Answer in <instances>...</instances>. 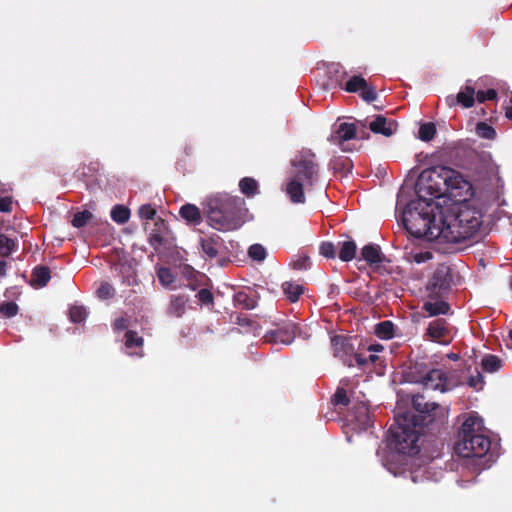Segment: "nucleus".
I'll return each mask as SVG.
<instances>
[{"label": "nucleus", "instance_id": "obj_58", "mask_svg": "<svg viewBox=\"0 0 512 512\" xmlns=\"http://www.w3.org/2000/svg\"><path fill=\"white\" fill-rule=\"evenodd\" d=\"M330 71L339 72L340 70H343V67L340 64H331L329 67Z\"/></svg>", "mask_w": 512, "mask_h": 512}, {"label": "nucleus", "instance_id": "obj_42", "mask_svg": "<svg viewBox=\"0 0 512 512\" xmlns=\"http://www.w3.org/2000/svg\"><path fill=\"white\" fill-rule=\"evenodd\" d=\"M0 313L8 318L14 317L18 313V306L15 302L4 301L0 303Z\"/></svg>", "mask_w": 512, "mask_h": 512}, {"label": "nucleus", "instance_id": "obj_34", "mask_svg": "<svg viewBox=\"0 0 512 512\" xmlns=\"http://www.w3.org/2000/svg\"><path fill=\"white\" fill-rule=\"evenodd\" d=\"M125 346L127 349H132L135 347L141 348L144 343V339L138 336L137 332L133 330H128L125 335Z\"/></svg>", "mask_w": 512, "mask_h": 512}, {"label": "nucleus", "instance_id": "obj_38", "mask_svg": "<svg viewBox=\"0 0 512 512\" xmlns=\"http://www.w3.org/2000/svg\"><path fill=\"white\" fill-rule=\"evenodd\" d=\"M476 132L483 139L492 140L496 136L495 129L485 122H480L476 126Z\"/></svg>", "mask_w": 512, "mask_h": 512}, {"label": "nucleus", "instance_id": "obj_5", "mask_svg": "<svg viewBox=\"0 0 512 512\" xmlns=\"http://www.w3.org/2000/svg\"><path fill=\"white\" fill-rule=\"evenodd\" d=\"M244 200L229 194H216L207 200L209 224L222 231L235 230L242 224Z\"/></svg>", "mask_w": 512, "mask_h": 512}, {"label": "nucleus", "instance_id": "obj_31", "mask_svg": "<svg viewBox=\"0 0 512 512\" xmlns=\"http://www.w3.org/2000/svg\"><path fill=\"white\" fill-rule=\"evenodd\" d=\"M405 258L409 262L420 264L431 260L433 254L428 250H412L406 253Z\"/></svg>", "mask_w": 512, "mask_h": 512}, {"label": "nucleus", "instance_id": "obj_41", "mask_svg": "<svg viewBox=\"0 0 512 512\" xmlns=\"http://www.w3.org/2000/svg\"><path fill=\"white\" fill-rule=\"evenodd\" d=\"M332 403L335 406H348L350 403V399L347 395V391L344 388H337L335 394L333 395Z\"/></svg>", "mask_w": 512, "mask_h": 512}, {"label": "nucleus", "instance_id": "obj_56", "mask_svg": "<svg viewBox=\"0 0 512 512\" xmlns=\"http://www.w3.org/2000/svg\"><path fill=\"white\" fill-rule=\"evenodd\" d=\"M505 115L509 120L512 121V97L510 98L509 103L506 107Z\"/></svg>", "mask_w": 512, "mask_h": 512}, {"label": "nucleus", "instance_id": "obj_8", "mask_svg": "<svg viewBox=\"0 0 512 512\" xmlns=\"http://www.w3.org/2000/svg\"><path fill=\"white\" fill-rule=\"evenodd\" d=\"M490 448V438L481 433L463 436L455 445L456 453L463 458H482L488 453Z\"/></svg>", "mask_w": 512, "mask_h": 512}, {"label": "nucleus", "instance_id": "obj_10", "mask_svg": "<svg viewBox=\"0 0 512 512\" xmlns=\"http://www.w3.org/2000/svg\"><path fill=\"white\" fill-rule=\"evenodd\" d=\"M331 345L334 356L339 358L345 366L352 367L354 347L350 343V339L342 335H335L331 338Z\"/></svg>", "mask_w": 512, "mask_h": 512}, {"label": "nucleus", "instance_id": "obj_30", "mask_svg": "<svg viewBox=\"0 0 512 512\" xmlns=\"http://www.w3.org/2000/svg\"><path fill=\"white\" fill-rule=\"evenodd\" d=\"M482 369L485 372L493 373L502 367V361L496 355H486L481 361Z\"/></svg>", "mask_w": 512, "mask_h": 512}, {"label": "nucleus", "instance_id": "obj_22", "mask_svg": "<svg viewBox=\"0 0 512 512\" xmlns=\"http://www.w3.org/2000/svg\"><path fill=\"white\" fill-rule=\"evenodd\" d=\"M188 298L184 294L173 295L167 308L168 315L172 317H182L186 311Z\"/></svg>", "mask_w": 512, "mask_h": 512}, {"label": "nucleus", "instance_id": "obj_49", "mask_svg": "<svg viewBox=\"0 0 512 512\" xmlns=\"http://www.w3.org/2000/svg\"><path fill=\"white\" fill-rule=\"evenodd\" d=\"M484 384V377L480 372L476 376H470L468 385L474 389H481Z\"/></svg>", "mask_w": 512, "mask_h": 512}, {"label": "nucleus", "instance_id": "obj_37", "mask_svg": "<svg viewBox=\"0 0 512 512\" xmlns=\"http://www.w3.org/2000/svg\"><path fill=\"white\" fill-rule=\"evenodd\" d=\"M16 244L15 241L6 235L0 234V255L2 257L9 256L14 250Z\"/></svg>", "mask_w": 512, "mask_h": 512}, {"label": "nucleus", "instance_id": "obj_45", "mask_svg": "<svg viewBox=\"0 0 512 512\" xmlns=\"http://www.w3.org/2000/svg\"><path fill=\"white\" fill-rule=\"evenodd\" d=\"M319 252L326 258H334L336 255V248L331 242H323L319 247Z\"/></svg>", "mask_w": 512, "mask_h": 512}, {"label": "nucleus", "instance_id": "obj_53", "mask_svg": "<svg viewBox=\"0 0 512 512\" xmlns=\"http://www.w3.org/2000/svg\"><path fill=\"white\" fill-rule=\"evenodd\" d=\"M352 363H356V365L358 367H364L365 365H367L368 363V359L367 357L363 356L361 353H355L353 351V355H352Z\"/></svg>", "mask_w": 512, "mask_h": 512}, {"label": "nucleus", "instance_id": "obj_32", "mask_svg": "<svg viewBox=\"0 0 512 512\" xmlns=\"http://www.w3.org/2000/svg\"><path fill=\"white\" fill-rule=\"evenodd\" d=\"M111 218L118 224H125L130 218V210L123 205H116L111 210Z\"/></svg>", "mask_w": 512, "mask_h": 512}, {"label": "nucleus", "instance_id": "obj_13", "mask_svg": "<svg viewBox=\"0 0 512 512\" xmlns=\"http://www.w3.org/2000/svg\"><path fill=\"white\" fill-rule=\"evenodd\" d=\"M350 421L359 431H364L373 425L369 407L364 402H356L349 414Z\"/></svg>", "mask_w": 512, "mask_h": 512}, {"label": "nucleus", "instance_id": "obj_23", "mask_svg": "<svg viewBox=\"0 0 512 512\" xmlns=\"http://www.w3.org/2000/svg\"><path fill=\"white\" fill-rule=\"evenodd\" d=\"M202 251L209 257L215 258L218 255V250L222 245L221 238L218 235L204 237L200 241Z\"/></svg>", "mask_w": 512, "mask_h": 512}, {"label": "nucleus", "instance_id": "obj_12", "mask_svg": "<svg viewBox=\"0 0 512 512\" xmlns=\"http://www.w3.org/2000/svg\"><path fill=\"white\" fill-rule=\"evenodd\" d=\"M298 326L292 321L284 322L279 328L269 331L265 338L269 342L291 344L295 338Z\"/></svg>", "mask_w": 512, "mask_h": 512}, {"label": "nucleus", "instance_id": "obj_27", "mask_svg": "<svg viewBox=\"0 0 512 512\" xmlns=\"http://www.w3.org/2000/svg\"><path fill=\"white\" fill-rule=\"evenodd\" d=\"M179 214L183 219L190 223L197 224L201 220V213L197 206L193 204H185L180 208Z\"/></svg>", "mask_w": 512, "mask_h": 512}, {"label": "nucleus", "instance_id": "obj_47", "mask_svg": "<svg viewBox=\"0 0 512 512\" xmlns=\"http://www.w3.org/2000/svg\"><path fill=\"white\" fill-rule=\"evenodd\" d=\"M360 91H361V97L365 101L372 102V101L376 100L377 94H376L375 88L369 86L367 83L363 88H361Z\"/></svg>", "mask_w": 512, "mask_h": 512}, {"label": "nucleus", "instance_id": "obj_62", "mask_svg": "<svg viewBox=\"0 0 512 512\" xmlns=\"http://www.w3.org/2000/svg\"><path fill=\"white\" fill-rule=\"evenodd\" d=\"M308 261V259H303L301 262L300 261H297L295 263V266H299L301 267L302 265H304L306 262Z\"/></svg>", "mask_w": 512, "mask_h": 512}, {"label": "nucleus", "instance_id": "obj_61", "mask_svg": "<svg viewBox=\"0 0 512 512\" xmlns=\"http://www.w3.org/2000/svg\"><path fill=\"white\" fill-rule=\"evenodd\" d=\"M448 357L451 359V360H458L459 359V355L458 354H455V353H451L448 355Z\"/></svg>", "mask_w": 512, "mask_h": 512}, {"label": "nucleus", "instance_id": "obj_17", "mask_svg": "<svg viewBox=\"0 0 512 512\" xmlns=\"http://www.w3.org/2000/svg\"><path fill=\"white\" fill-rule=\"evenodd\" d=\"M369 128L376 134H382L386 137H389L396 132L397 123L391 119H387L382 115H378L369 123Z\"/></svg>", "mask_w": 512, "mask_h": 512}, {"label": "nucleus", "instance_id": "obj_3", "mask_svg": "<svg viewBox=\"0 0 512 512\" xmlns=\"http://www.w3.org/2000/svg\"><path fill=\"white\" fill-rule=\"evenodd\" d=\"M482 217L481 210L468 201L441 206V229L437 235H441V242L466 243L478 234Z\"/></svg>", "mask_w": 512, "mask_h": 512}, {"label": "nucleus", "instance_id": "obj_48", "mask_svg": "<svg viewBox=\"0 0 512 512\" xmlns=\"http://www.w3.org/2000/svg\"><path fill=\"white\" fill-rule=\"evenodd\" d=\"M497 97V92L494 89H488L487 91H478L476 93V98L479 103H483L485 101L494 100Z\"/></svg>", "mask_w": 512, "mask_h": 512}, {"label": "nucleus", "instance_id": "obj_6", "mask_svg": "<svg viewBox=\"0 0 512 512\" xmlns=\"http://www.w3.org/2000/svg\"><path fill=\"white\" fill-rule=\"evenodd\" d=\"M406 381L421 384L425 389L444 393L452 389L445 371L430 368L423 362L410 365L405 371Z\"/></svg>", "mask_w": 512, "mask_h": 512}, {"label": "nucleus", "instance_id": "obj_54", "mask_svg": "<svg viewBox=\"0 0 512 512\" xmlns=\"http://www.w3.org/2000/svg\"><path fill=\"white\" fill-rule=\"evenodd\" d=\"M128 327V320L124 317H118L113 322V328L116 331L125 330Z\"/></svg>", "mask_w": 512, "mask_h": 512}, {"label": "nucleus", "instance_id": "obj_20", "mask_svg": "<svg viewBox=\"0 0 512 512\" xmlns=\"http://www.w3.org/2000/svg\"><path fill=\"white\" fill-rule=\"evenodd\" d=\"M256 292V290H239L234 295L236 305L247 310L255 308L258 301Z\"/></svg>", "mask_w": 512, "mask_h": 512}, {"label": "nucleus", "instance_id": "obj_52", "mask_svg": "<svg viewBox=\"0 0 512 512\" xmlns=\"http://www.w3.org/2000/svg\"><path fill=\"white\" fill-rule=\"evenodd\" d=\"M11 197H0V212L8 213L12 210Z\"/></svg>", "mask_w": 512, "mask_h": 512}, {"label": "nucleus", "instance_id": "obj_39", "mask_svg": "<svg viewBox=\"0 0 512 512\" xmlns=\"http://www.w3.org/2000/svg\"><path fill=\"white\" fill-rule=\"evenodd\" d=\"M419 138L423 141H430L436 134V128L433 123L422 124L418 131Z\"/></svg>", "mask_w": 512, "mask_h": 512}, {"label": "nucleus", "instance_id": "obj_64", "mask_svg": "<svg viewBox=\"0 0 512 512\" xmlns=\"http://www.w3.org/2000/svg\"><path fill=\"white\" fill-rule=\"evenodd\" d=\"M510 288H512V276H511V280H510Z\"/></svg>", "mask_w": 512, "mask_h": 512}, {"label": "nucleus", "instance_id": "obj_60", "mask_svg": "<svg viewBox=\"0 0 512 512\" xmlns=\"http://www.w3.org/2000/svg\"><path fill=\"white\" fill-rule=\"evenodd\" d=\"M367 359H368V362H372V363H374V362H376V361L378 360V356L370 354V355L367 357Z\"/></svg>", "mask_w": 512, "mask_h": 512}, {"label": "nucleus", "instance_id": "obj_15", "mask_svg": "<svg viewBox=\"0 0 512 512\" xmlns=\"http://www.w3.org/2000/svg\"><path fill=\"white\" fill-rule=\"evenodd\" d=\"M476 92L474 87L468 83L460 89L457 95H449L445 98V102L449 107L460 105L463 108H470L475 103Z\"/></svg>", "mask_w": 512, "mask_h": 512}, {"label": "nucleus", "instance_id": "obj_36", "mask_svg": "<svg viewBox=\"0 0 512 512\" xmlns=\"http://www.w3.org/2000/svg\"><path fill=\"white\" fill-rule=\"evenodd\" d=\"M248 255L252 260L262 262L267 256V251L261 244H253L248 249Z\"/></svg>", "mask_w": 512, "mask_h": 512}, {"label": "nucleus", "instance_id": "obj_4", "mask_svg": "<svg viewBox=\"0 0 512 512\" xmlns=\"http://www.w3.org/2000/svg\"><path fill=\"white\" fill-rule=\"evenodd\" d=\"M417 206L409 207L403 213V224L406 230L415 237H424L429 241L441 242L440 210L441 203L431 197H419Z\"/></svg>", "mask_w": 512, "mask_h": 512}, {"label": "nucleus", "instance_id": "obj_24", "mask_svg": "<svg viewBox=\"0 0 512 512\" xmlns=\"http://www.w3.org/2000/svg\"><path fill=\"white\" fill-rule=\"evenodd\" d=\"M482 427V420L477 416H469L462 424L459 430L460 438L463 436H472L480 434L479 431Z\"/></svg>", "mask_w": 512, "mask_h": 512}, {"label": "nucleus", "instance_id": "obj_25", "mask_svg": "<svg viewBox=\"0 0 512 512\" xmlns=\"http://www.w3.org/2000/svg\"><path fill=\"white\" fill-rule=\"evenodd\" d=\"M357 251V245L353 240L338 242V256L344 262L354 259Z\"/></svg>", "mask_w": 512, "mask_h": 512}, {"label": "nucleus", "instance_id": "obj_21", "mask_svg": "<svg viewBox=\"0 0 512 512\" xmlns=\"http://www.w3.org/2000/svg\"><path fill=\"white\" fill-rule=\"evenodd\" d=\"M362 258L370 265L379 267L385 260L380 247L374 244H368L361 249Z\"/></svg>", "mask_w": 512, "mask_h": 512}, {"label": "nucleus", "instance_id": "obj_59", "mask_svg": "<svg viewBox=\"0 0 512 512\" xmlns=\"http://www.w3.org/2000/svg\"><path fill=\"white\" fill-rule=\"evenodd\" d=\"M369 351H380L382 350V346L381 345H370L369 348H368Z\"/></svg>", "mask_w": 512, "mask_h": 512}, {"label": "nucleus", "instance_id": "obj_16", "mask_svg": "<svg viewBox=\"0 0 512 512\" xmlns=\"http://www.w3.org/2000/svg\"><path fill=\"white\" fill-rule=\"evenodd\" d=\"M304 187H307L304 181L291 175L287 180L283 190L294 204H303L306 200Z\"/></svg>", "mask_w": 512, "mask_h": 512}, {"label": "nucleus", "instance_id": "obj_46", "mask_svg": "<svg viewBox=\"0 0 512 512\" xmlns=\"http://www.w3.org/2000/svg\"><path fill=\"white\" fill-rule=\"evenodd\" d=\"M138 215L141 219L150 220L156 215V210L150 204L140 206Z\"/></svg>", "mask_w": 512, "mask_h": 512}, {"label": "nucleus", "instance_id": "obj_2", "mask_svg": "<svg viewBox=\"0 0 512 512\" xmlns=\"http://www.w3.org/2000/svg\"><path fill=\"white\" fill-rule=\"evenodd\" d=\"M419 197L434 199L441 205L467 202L474 195V189L459 171L446 166H435L424 170L416 185Z\"/></svg>", "mask_w": 512, "mask_h": 512}, {"label": "nucleus", "instance_id": "obj_19", "mask_svg": "<svg viewBox=\"0 0 512 512\" xmlns=\"http://www.w3.org/2000/svg\"><path fill=\"white\" fill-rule=\"evenodd\" d=\"M232 322L234 324H237L241 329L240 332L244 334H253L254 336H257L260 334L261 326L260 324L249 318L247 315L244 314H236L235 316H231Z\"/></svg>", "mask_w": 512, "mask_h": 512}, {"label": "nucleus", "instance_id": "obj_9", "mask_svg": "<svg viewBox=\"0 0 512 512\" xmlns=\"http://www.w3.org/2000/svg\"><path fill=\"white\" fill-rule=\"evenodd\" d=\"M454 326L445 318H435L428 323L424 336L442 345H448L453 340Z\"/></svg>", "mask_w": 512, "mask_h": 512}, {"label": "nucleus", "instance_id": "obj_51", "mask_svg": "<svg viewBox=\"0 0 512 512\" xmlns=\"http://www.w3.org/2000/svg\"><path fill=\"white\" fill-rule=\"evenodd\" d=\"M303 292L304 290H284L286 299L291 303L297 302Z\"/></svg>", "mask_w": 512, "mask_h": 512}, {"label": "nucleus", "instance_id": "obj_44", "mask_svg": "<svg viewBox=\"0 0 512 512\" xmlns=\"http://www.w3.org/2000/svg\"><path fill=\"white\" fill-rule=\"evenodd\" d=\"M196 297L202 305L207 306L208 308L213 307L214 303L212 290H199Z\"/></svg>", "mask_w": 512, "mask_h": 512}, {"label": "nucleus", "instance_id": "obj_55", "mask_svg": "<svg viewBox=\"0 0 512 512\" xmlns=\"http://www.w3.org/2000/svg\"><path fill=\"white\" fill-rule=\"evenodd\" d=\"M115 290H97L100 299H109L114 296Z\"/></svg>", "mask_w": 512, "mask_h": 512}, {"label": "nucleus", "instance_id": "obj_29", "mask_svg": "<svg viewBox=\"0 0 512 512\" xmlns=\"http://www.w3.org/2000/svg\"><path fill=\"white\" fill-rule=\"evenodd\" d=\"M375 334L380 339H392L394 337V324L389 320L378 323L375 327Z\"/></svg>", "mask_w": 512, "mask_h": 512}, {"label": "nucleus", "instance_id": "obj_50", "mask_svg": "<svg viewBox=\"0 0 512 512\" xmlns=\"http://www.w3.org/2000/svg\"><path fill=\"white\" fill-rule=\"evenodd\" d=\"M156 226H157V229H158V232L159 233H151L150 234V241L151 242H161L162 241V237L160 235V233L162 232V230L165 229V222L164 220H162L161 218L158 219V221L156 222Z\"/></svg>", "mask_w": 512, "mask_h": 512}, {"label": "nucleus", "instance_id": "obj_43", "mask_svg": "<svg viewBox=\"0 0 512 512\" xmlns=\"http://www.w3.org/2000/svg\"><path fill=\"white\" fill-rule=\"evenodd\" d=\"M157 276L160 283L164 286L170 285L174 280V276L170 269L164 267L158 269Z\"/></svg>", "mask_w": 512, "mask_h": 512}, {"label": "nucleus", "instance_id": "obj_28", "mask_svg": "<svg viewBox=\"0 0 512 512\" xmlns=\"http://www.w3.org/2000/svg\"><path fill=\"white\" fill-rule=\"evenodd\" d=\"M240 191L247 197H254L259 193L258 182L251 177H244L239 182Z\"/></svg>", "mask_w": 512, "mask_h": 512}, {"label": "nucleus", "instance_id": "obj_35", "mask_svg": "<svg viewBox=\"0 0 512 512\" xmlns=\"http://www.w3.org/2000/svg\"><path fill=\"white\" fill-rule=\"evenodd\" d=\"M366 85V80L361 76L351 77L345 84L344 89L349 93H355Z\"/></svg>", "mask_w": 512, "mask_h": 512}, {"label": "nucleus", "instance_id": "obj_7", "mask_svg": "<svg viewBox=\"0 0 512 512\" xmlns=\"http://www.w3.org/2000/svg\"><path fill=\"white\" fill-rule=\"evenodd\" d=\"M292 175L313 186L319 180L320 168L315 153L309 149L300 151L291 161Z\"/></svg>", "mask_w": 512, "mask_h": 512}, {"label": "nucleus", "instance_id": "obj_14", "mask_svg": "<svg viewBox=\"0 0 512 512\" xmlns=\"http://www.w3.org/2000/svg\"><path fill=\"white\" fill-rule=\"evenodd\" d=\"M422 310L427 313V317H437L440 315L452 314L450 304L436 294L428 295V299L423 302ZM426 317V315H424Z\"/></svg>", "mask_w": 512, "mask_h": 512}, {"label": "nucleus", "instance_id": "obj_63", "mask_svg": "<svg viewBox=\"0 0 512 512\" xmlns=\"http://www.w3.org/2000/svg\"><path fill=\"white\" fill-rule=\"evenodd\" d=\"M509 338L512 340V329L509 331Z\"/></svg>", "mask_w": 512, "mask_h": 512}, {"label": "nucleus", "instance_id": "obj_33", "mask_svg": "<svg viewBox=\"0 0 512 512\" xmlns=\"http://www.w3.org/2000/svg\"><path fill=\"white\" fill-rule=\"evenodd\" d=\"M88 312L82 305H72L69 309V319L72 323L78 324L84 322Z\"/></svg>", "mask_w": 512, "mask_h": 512}, {"label": "nucleus", "instance_id": "obj_11", "mask_svg": "<svg viewBox=\"0 0 512 512\" xmlns=\"http://www.w3.org/2000/svg\"><path fill=\"white\" fill-rule=\"evenodd\" d=\"M433 288H451L464 284L463 277L458 271L450 267H441L434 274Z\"/></svg>", "mask_w": 512, "mask_h": 512}, {"label": "nucleus", "instance_id": "obj_26", "mask_svg": "<svg viewBox=\"0 0 512 512\" xmlns=\"http://www.w3.org/2000/svg\"><path fill=\"white\" fill-rule=\"evenodd\" d=\"M50 278H51V275H50L49 268L44 267V266H38V267H35L32 272L30 283H31V285H37V286L43 287L48 284Z\"/></svg>", "mask_w": 512, "mask_h": 512}, {"label": "nucleus", "instance_id": "obj_18", "mask_svg": "<svg viewBox=\"0 0 512 512\" xmlns=\"http://www.w3.org/2000/svg\"><path fill=\"white\" fill-rule=\"evenodd\" d=\"M356 131V125L354 123H340L335 130V143L339 145L342 150H347L345 142L354 139L356 137Z\"/></svg>", "mask_w": 512, "mask_h": 512}, {"label": "nucleus", "instance_id": "obj_1", "mask_svg": "<svg viewBox=\"0 0 512 512\" xmlns=\"http://www.w3.org/2000/svg\"><path fill=\"white\" fill-rule=\"evenodd\" d=\"M416 413L408 411L396 418V424L389 429L388 446L403 455H416L421 431L429 425H442L447 421L448 410L436 402H426L423 395L412 397Z\"/></svg>", "mask_w": 512, "mask_h": 512}, {"label": "nucleus", "instance_id": "obj_57", "mask_svg": "<svg viewBox=\"0 0 512 512\" xmlns=\"http://www.w3.org/2000/svg\"><path fill=\"white\" fill-rule=\"evenodd\" d=\"M7 263L6 261H0V276L3 277L6 274Z\"/></svg>", "mask_w": 512, "mask_h": 512}, {"label": "nucleus", "instance_id": "obj_40", "mask_svg": "<svg viewBox=\"0 0 512 512\" xmlns=\"http://www.w3.org/2000/svg\"><path fill=\"white\" fill-rule=\"evenodd\" d=\"M91 212L84 210L82 212H78L74 215L72 219V225L76 228H81L87 224V222L91 219Z\"/></svg>", "mask_w": 512, "mask_h": 512}]
</instances>
